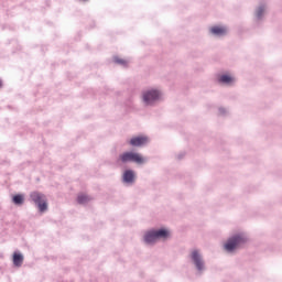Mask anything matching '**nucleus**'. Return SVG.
Here are the masks:
<instances>
[{
    "label": "nucleus",
    "instance_id": "obj_14",
    "mask_svg": "<svg viewBox=\"0 0 282 282\" xmlns=\"http://www.w3.org/2000/svg\"><path fill=\"white\" fill-rule=\"evenodd\" d=\"M115 62L117 65H128V62L126 59L115 57Z\"/></svg>",
    "mask_w": 282,
    "mask_h": 282
},
{
    "label": "nucleus",
    "instance_id": "obj_15",
    "mask_svg": "<svg viewBox=\"0 0 282 282\" xmlns=\"http://www.w3.org/2000/svg\"><path fill=\"white\" fill-rule=\"evenodd\" d=\"M264 12V9L261 7L259 8L258 12H257V17L261 18L262 13Z\"/></svg>",
    "mask_w": 282,
    "mask_h": 282
},
{
    "label": "nucleus",
    "instance_id": "obj_6",
    "mask_svg": "<svg viewBox=\"0 0 282 282\" xmlns=\"http://www.w3.org/2000/svg\"><path fill=\"white\" fill-rule=\"evenodd\" d=\"M149 142V139L147 137H134L130 140L131 147H143V144H147Z\"/></svg>",
    "mask_w": 282,
    "mask_h": 282
},
{
    "label": "nucleus",
    "instance_id": "obj_16",
    "mask_svg": "<svg viewBox=\"0 0 282 282\" xmlns=\"http://www.w3.org/2000/svg\"><path fill=\"white\" fill-rule=\"evenodd\" d=\"M2 87V80H0V88Z\"/></svg>",
    "mask_w": 282,
    "mask_h": 282
},
{
    "label": "nucleus",
    "instance_id": "obj_11",
    "mask_svg": "<svg viewBox=\"0 0 282 282\" xmlns=\"http://www.w3.org/2000/svg\"><path fill=\"white\" fill-rule=\"evenodd\" d=\"M134 174L132 171L128 170L123 174V181L126 183H132L133 182Z\"/></svg>",
    "mask_w": 282,
    "mask_h": 282
},
{
    "label": "nucleus",
    "instance_id": "obj_7",
    "mask_svg": "<svg viewBox=\"0 0 282 282\" xmlns=\"http://www.w3.org/2000/svg\"><path fill=\"white\" fill-rule=\"evenodd\" d=\"M192 259L195 262L196 268L199 271H202L204 269L203 260L200 259V257L196 250L193 251Z\"/></svg>",
    "mask_w": 282,
    "mask_h": 282
},
{
    "label": "nucleus",
    "instance_id": "obj_10",
    "mask_svg": "<svg viewBox=\"0 0 282 282\" xmlns=\"http://www.w3.org/2000/svg\"><path fill=\"white\" fill-rule=\"evenodd\" d=\"M89 202H91V197H89L87 194H79L77 196V203L79 205H86L88 204Z\"/></svg>",
    "mask_w": 282,
    "mask_h": 282
},
{
    "label": "nucleus",
    "instance_id": "obj_5",
    "mask_svg": "<svg viewBox=\"0 0 282 282\" xmlns=\"http://www.w3.org/2000/svg\"><path fill=\"white\" fill-rule=\"evenodd\" d=\"M161 94L159 90H149L143 93V102L145 105H152L155 100H159Z\"/></svg>",
    "mask_w": 282,
    "mask_h": 282
},
{
    "label": "nucleus",
    "instance_id": "obj_9",
    "mask_svg": "<svg viewBox=\"0 0 282 282\" xmlns=\"http://www.w3.org/2000/svg\"><path fill=\"white\" fill-rule=\"evenodd\" d=\"M210 32L215 35H218V36H221V35H225L227 33V29L225 26H213L210 29Z\"/></svg>",
    "mask_w": 282,
    "mask_h": 282
},
{
    "label": "nucleus",
    "instance_id": "obj_2",
    "mask_svg": "<svg viewBox=\"0 0 282 282\" xmlns=\"http://www.w3.org/2000/svg\"><path fill=\"white\" fill-rule=\"evenodd\" d=\"M122 163H135L138 165L144 164V158L134 152H124L119 156Z\"/></svg>",
    "mask_w": 282,
    "mask_h": 282
},
{
    "label": "nucleus",
    "instance_id": "obj_12",
    "mask_svg": "<svg viewBox=\"0 0 282 282\" xmlns=\"http://www.w3.org/2000/svg\"><path fill=\"white\" fill-rule=\"evenodd\" d=\"M14 205H23L24 204V196L21 194L14 195L12 198Z\"/></svg>",
    "mask_w": 282,
    "mask_h": 282
},
{
    "label": "nucleus",
    "instance_id": "obj_3",
    "mask_svg": "<svg viewBox=\"0 0 282 282\" xmlns=\"http://www.w3.org/2000/svg\"><path fill=\"white\" fill-rule=\"evenodd\" d=\"M247 242V238L243 235L235 236L228 239L227 243L225 245V250L228 252H232L234 250L238 249L240 246Z\"/></svg>",
    "mask_w": 282,
    "mask_h": 282
},
{
    "label": "nucleus",
    "instance_id": "obj_4",
    "mask_svg": "<svg viewBox=\"0 0 282 282\" xmlns=\"http://www.w3.org/2000/svg\"><path fill=\"white\" fill-rule=\"evenodd\" d=\"M31 199L37 205L40 213H45L47 210V200L45 199V195L33 192L31 193Z\"/></svg>",
    "mask_w": 282,
    "mask_h": 282
},
{
    "label": "nucleus",
    "instance_id": "obj_8",
    "mask_svg": "<svg viewBox=\"0 0 282 282\" xmlns=\"http://www.w3.org/2000/svg\"><path fill=\"white\" fill-rule=\"evenodd\" d=\"M23 262H24V257H23V254L15 252V253L13 254V264H14L17 268H21V267L23 265Z\"/></svg>",
    "mask_w": 282,
    "mask_h": 282
},
{
    "label": "nucleus",
    "instance_id": "obj_13",
    "mask_svg": "<svg viewBox=\"0 0 282 282\" xmlns=\"http://www.w3.org/2000/svg\"><path fill=\"white\" fill-rule=\"evenodd\" d=\"M219 83H225L226 85H229V83H234V78L229 75H223L219 78Z\"/></svg>",
    "mask_w": 282,
    "mask_h": 282
},
{
    "label": "nucleus",
    "instance_id": "obj_1",
    "mask_svg": "<svg viewBox=\"0 0 282 282\" xmlns=\"http://www.w3.org/2000/svg\"><path fill=\"white\" fill-rule=\"evenodd\" d=\"M170 234L166 229L151 230L144 236V241L148 245L155 243L159 239H167Z\"/></svg>",
    "mask_w": 282,
    "mask_h": 282
}]
</instances>
